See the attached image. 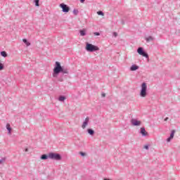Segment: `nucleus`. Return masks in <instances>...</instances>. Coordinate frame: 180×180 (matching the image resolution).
<instances>
[{
	"mask_svg": "<svg viewBox=\"0 0 180 180\" xmlns=\"http://www.w3.org/2000/svg\"><path fill=\"white\" fill-rule=\"evenodd\" d=\"M88 123H89V117H86L83 124H82V129H86V126H88Z\"/></svg>",
	"mask_w": 180,
	"mask_h": 180,
	"instance_id": "nucleus-9",
	"label": "nucleus"
},
{
	"mask_svg": "<svg viewBox=\"0 0 180 180\" xmlns=\"http://www.w3.org/2000/svg\"><path fill=\"white\" fill-rule=\"evenodd\" d=\"M171 140H172V138H171V136H169V138H167V143H169V141H171Z\"/></svg>",
	"mask_w": 180,
	"mask_h": 180,
	"instance_id": "nucleus-28",
	"label": "nucleus"
},
{
	"mask_svg": "<svg viewBox=\"0 0 180 180\" xmlns=\"http://www.w3.org/2000/svg\"><path fill=\"white\" fill-rule=\"evenodd\" d=\"M97 14L99 15V16H104L105 15V13H103V11H99L97 12Z\"/></svg>",
	"mask_w": 180,
	"mask_h": 180,
	"instance_id": "nucleus-21",
	"label": "nucleus"
},
{
	"mask_svg": "<svg viewBox=\"0 0 180 180\" xmlns=\"http://www.w3.org/2000/svg\"><path fill=\"white\" fill-rule=\"evenodd\" d=\"M132 126H141V121H139L136 119L131 120Z\"/></svg>",
	"mask_w": 180,
	"mask_h": 180,
	"instance_id": "nucleus-7",
	"label": "nucleus"
},
{
	"mask_svg": "<svg viewBox=\"0 0 180 180\" xmlns=\"http://www.w3.org/2000/svg\"><path fill=\"white\" fill-rule=\"evenodd\" d=\"M81 36H86V30L83 29L79 31Z\"/></svg>",
	"mask_w": 180,
	"mask_h": 180,
	"instance_id": "nucleus-15",
	"label": "nucleus"
},
{
	"mask_svg": "<svg viewBox=\"0 0 180 180\" xmlns=\"http://www.w3.org/2000/svg\"><path fill=\"white\" fill-rule=\"evenodd\" d=\"M101 96H102V98H105V96H106V94L102 93Z\"/></svg>",
	"mask_w": 180,
	"mask_h": 180,
	"instance_id": "nucleus-31",
	"label": "nucleus"
},
{
	"mask_svg": "<svg viewBox=\"0 0 180 180\" xmlns=\"http://www.w3.org/2000/svg\"><path fill=\"white\" fill-rule=\"evenodd\" d=\"M73 13H74V15H75V16H77V15H78V13H79V11L77 9H74Z\"/></svg>",
	"mask_w": 180,
	"mask_h": 180,
	"instance_id": "nucleus-24",
	"label": "nucleus"
},
{
	"mask_svg": "<svg viewBox=\"0 0 180 180\" xmlns=\"http://www.w3.org/2000/svg\"><path fill=\"white\" fill-rule=\"evenodd\" d=\"M6 127L8 131V134H12V127H11V124H7Z\"/></svg>",
	"mask_w": 180,
	"mask_h": 180,
	"instance_id": "nucleus-14",
	"label": "nucleus"
},
{
	"mask_svg": "<svg viewBox=\"0 0 180 180\" xmlns=\"http://www.w3.org/2000/svg\"><path fill=\"white\" fill-rule=\"evenodd\" d=\"M22 41L25 44H26L27 47H29V46H30V42H29L27 39H23Z\"/></svg>",
	"mask_w": 180,
	"mask_h": 180,
	"instance_id": "nucleus-17",
	"label": "nucleus"
},
{
	"mask_svg": "<svg viewBox=\"0 0 180 180\" xmlns=\"http://www.w3.org/2000/svg\"><path fill=\"white\" fill-rule=\"evenodd\" d=\"M58 101H59L60 102H64V101H65V96H59Z\"/></svg>",
	"mask_w": 180,
	"mask_h": 180,
	"instance_id": "nucleus-19",
	"label": "nucleus"
},
{
	"mask_svg": "<svg viewBox=\"0 0 180 180\" xmlns=\"http://www.w3.org/2000/svg\"><path fill=\"white\" fill-rule=\"evenodd\" d=\"M122 25H124V22H122Z\"/></svg>",
	"mask_w": 180,
	"mask_h": 180,
	"instance_id": "nucleus-35",
	"label": "nucleus"
},
{
	"mask_svg": "<svg viewBox=\"0 0 180 180\" xmlns=\"http://www.w3.org/2000/svg\"><path fill=\"white\" fill-rule=\"evenodd\" d=\"M25 153H28L29 152V149L27 148H25Z\"/></svg>",
	"mask_w": 180,
	"mask_h": 180,
	"instance_id": "nucleus-32",
	"label": "nucleus"
},
{
	"mask_svg": "<svg viewBox=\"0 0 180 180\" xmlns=\"http://www.w3.org/2000/svg\"><path fill=\"white\" fill-rule=\"evenodd\" d=\"M79 155H80L82 157H85L86 153H84V152H79Z\"/></svg>",
	"mask_w": 180,
	"mask_h": 180,
	"instance_id": "nucleus-25",
	"label": "nucleus"
},
{
	"mask_svg": "<svg viewBox=\"0 0 180 180\" xmlns=\"http://www.w3.org/2000/svg\"><path fill=\"white\" fill-rule=\"evenodd\" d=\"M145 40L146 43H150V41H154V40H155V38H154V37L153 36H148L145 38Z\"/></svg>",
	"mask_w": 180,
	"mask_h": 180,
	"instance_id": "nucleus-10",
	"label": "nucleus"
},
{
	"mask_svg": "<svg viewBox=\"0 0 180 180\" xmlns=\"http://www.w3.org/2000/svg\"><path fill=\"white\" fill-rule=\"evenodd\" d=\"M4 70V64L0 63V71H2Z\"/></svg>",
	"mask_w": 180,
	"mask_h": 180,
	"instance_id": "nucleus-26",
	"label": "nucleus"
},
{
	"mask_svg": "<svg viewBox=\"0 0 180 180\" xmlns=\"http://www.w3.org/2000/svg\"><path fill=\"white\" fill-rule=\"evenodd\" d=\"M80 2H81L82 4H84V3L85 2V0H80Z\"/></svg>",
	"mask_w": 180,
	"mask_h": 180,
	"instance_id": "nucleus-34",
	"label": "nucleus"
},
{
	"mask_svg": "<svg viewBox=\"0 0 180 180\" xmlns=\"http://www.w3.org/2000/svg\"><path fill=\"white\" fill-rule=\"evenodd\" d=\"M87 133L90 135V136H94L95 134V131L91 128L87 129Z\"/></svg>",
	"mask_w": 180,
	"mask_h": 180,
	"instance_id": "nucleus-13",
	"label": "nucleus"
},
{
	"mask_svg": "<svg viewBox=\"0 0 180 180\" xmlns=\"http://www.w3.org/2000/svg\"><path fill=\"white\" fill-rule=\"evenodd\" d=\"M140 134H141V136L143 137H146L147 136H148V132L146 131V128L144 127H141L140 129Z\"/></svg>",
	"mask_w": 180,
	"mask_h": 180,
	"instance_id": "nucleus-8",
	"label": "nucleus"
},
{
	"mask_svg": "<svg viewBox=\"0 0 180 180\" xmlns=\"http://www.w3.org/2000/svg\"><path fill=\"white\" fill-rule=\"evenodd\" d=\"M139 67L137 65H132L130 67V71H137L139 70Z\"/></svg>",
	"mask_w": 180,
	"mask_h": 180,
	"instance_id": "nucleus-11",
	"label": "nucleus"
},
{
	"mask_svg": "<svg viewBox=\"0 0 180 180\" xmlns=\"http://www.w3.org/2000/svg\"><path fill=\"white\" fill-rule=\"evenodd\" d=\"M49 158H50V153L48 155L43 154L41 155V160H49Z\"/></svg>",
	"mask_w": 180,
	"mask_h": 180,
	"instance_id": "nucleus-12",
	"label": "nucleus"
},
{
	"mask_svg": "<svg viewBox=\"0 0 180 180\" xmlns=\"http://www.w3.org/2000/svg\"><path fill=\"white\" fill-rule=\"evenodd\" d=\"M0 54H1V56L2 57H4V58L8 57V53H7L6 51H1V52L0 53Z\"/></svg>",
	"mask_w": 180,
	"mask_h": 180,
	"instance_id": "nucleus-18",
	"label": "nucleus"
},
{
	"mask_svg": "<svg viewBox=\"0 0 180 180\" xmlns=\"http://www.w3.org/2000/svg\"><path fill=\"white\" fill-rule=\"evenodd\" d=\"M143 148H145V150H148V148H149L148 145H145Z\"/></svg>",
	"mask_w": 180,
	"mask_h": 180,
	"instance_id": "nucleus-29",
	"label": "nucleus"
},
{
	"mask_svg": "<svg viewBox=\"0 0 180 180\" xmlns=\"http://www.w3.org/2000/svg\"><path fill=\"white\" fill-rule=\"evenodd\" d=\"M137 53L142 56V57H145L146 58H148V53L144 51V49L143 47H139L137 49Z\"/></svg>",
	"mask_w": 180,
	"mask_h": 180,
	"instance_id": "nucleus-5",
	"label": "nucleus"
},
{
	"mask_svg": "<svg viewBox=\"0 0 180 180\" xmlns=\"http://www.w3.org/2000/svg\"><path fill=\"white\" fill-rule=\"evenodd\" d=\"M157 34V29L156 28H152L150 30V34Z\"/></svg>",
	"mask_w": 180,
	"mask_h": 180,
	"instance_id": "nucleus-16",
	"label": "nucleus"
},
{
	"mask_svg": "<svg viewBox=\"0 0 180 180\" xmlns=\"http://www.w3.org/2000/svg\"><path fill=\"white\" fill-rule=\"evenodd\" d=\"M60 6L62 8V12L64 13H68V12H70V6H68L67 4L62 3L60 4Z\"/></svg>",
	"mask_w": 180,
	"mask_h": 180,
	"instance_id": "nucleus-6",
	"label": "nucleus"
},
{
	"mask_svg": "<svg viewBox=\"0 0 180 180\" xmlns=\"http://www.w3.org/2000/svg\"><path fill=\"white\" fill-rule=\"evenodd\" d=\"M175 135V129L172 130L170 134V139H174V136Z\"/></svg>",
	"mask_w": 180,
	"mask_h": 180,
	"instance_id": "nucleus-20",
	"label": "nucleus"
},
{
	"mask_svg": "<svg viewBox=\"0 0 180 180\" xmlns=\"http://www.w3.org/2000/svg\"><path fill=\"white\" fill-rule=\"evenodd\" d=\"M169 118L168 117H167L165 119V122H167Z\"/></svg>",
	"mask_w": 180,
	"mask_h": 180,
	"instance_id": "nucleus-33",
	"label": "nucleus"
},
{
	"mask_svg": "<svg viewBox=\"0 0 180 180\" xmlns=\"http://www.w3.org/2000/svg\"><path fill=\"white\" fill-rule=\"evenodd\" d=\"M85 49L89 53H94V51H99V47L88 42L86 43Z\"/></svg>",
	"mask_w": 180,
	"mask_h": 180,
	"instance_id": "nucleus-2",
	"label": "nucleus"
},
{
	"mask_svg": "<svg viewBox=\"0 0 180 180\" xmlns=\"http://www.w3.org/2000/svg\"><path fill=\"white\" fill-rule=\"evenodd\" d=\"M59 74H62V75L58 77V81H59V82H63L64 81V78L63 77H64V75H68V74H70V70H68L67 68L61 66V63L58 61H56L55 63L52 75L53 78H57Z\"/></svg>",
	"mask_w": 180,
	"mask_h": 180,
	"instance_id": "nucleus-1",
	"label": "nucleus"
},
{
	"mask_svg": "<svg viewBox=\"0 0 180 180\" xmlns=\"http://www.w3.org/2000/svg\"><path fill=\"white\" fill-rule=\"evenodd\" d=\"M140 96L141 98H146L147 96V83L143 82L141 84Z\"/></svg>",
	"mask_w": 180,
	"mask_h": 180,
	"instance_id": "nucleus-3",
	"label": "nucleus"
},
{
	"mask_svg": "<svg viewBox=\"0 0 180 180\" xmlns=\"http://www.w3.org/2000/svg\"><path fill=\"white\" fill-rule=\"evenodd\" d=\"M61 155L57 153H49V159L54 160L55 161H61L62 160Z\"/></svg>",
	"mask_w": 180,
	"mask_h": 180,
	"instance_id": "nucleus-4",
	"label": "nucleus"
},
{
	"mask_svg": "<svg viewBox=\"0 0 180 180\" xmlns=\"http://www.w3.org/2000/svg\"><path fill=\"white\" fill-rule=\"evenodd\" d=\"M114 37H117V32H113Z\"/></svg>",
	"mask_w": 180,
	"mask_h": 180,
	"instance_id": "nucleus-30",
	"label": "nucleus"
},
{
	"mask_svg": "<svg viewBox=\"0 0 180 180\" xmlns=\"http://www.w3.org/2000/svg\"><path fill=\"white\" fill-rule=\"evenodd\" d=\"M94 36H101V33L100 32H94Z\"/></svg>",
	"mask_w": 180,
	"mask_h": 180,
	"instance_id": "nucleus-27",
	"label": "nucleus"
},
{
	"mask_svg": "<svg viewBox=\"0 0 180 180\" xmlns=\"http://www.w3.org/2000/svg\"><path fill=\"white\" fill-rule=\"evenodd\" d=\"M34 2L35 4V6H40V4H39V2H40V0H34Z\"/></svg>",
	"mask_w": 180,
	"mask_h": 180,
	"instance_id": "nucleus-22",
	"label": "nucleus"
},
{
	"mask_svg": "<svg viewBox=\"0 0 180 180\" xmlns=\"http://www.w3.org/2000/svg\"><path fill=\"white\" fill-rule=\"evenodd\" d=\"M5 161H6V158H2L0 160V164H4Z\"/></svg>",
	"mask_w": 180,
	"mask_h": 180,
	"instance_id": "nucleus-23",
	"label": "nucleus"
}]
</instances>
